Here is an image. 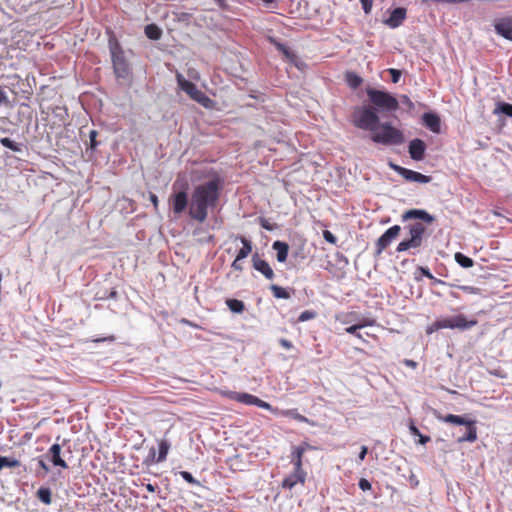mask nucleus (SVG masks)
I'll return each instance as SVG.
<instances>
[{"instance_id":"nucleus-1","label":"nucleus","mask_w":512,"mask_h":512,"mask_svg":"<svg viewBox=\"0 0 512 512\" xmlns=\"http://www.w3.org/2000/svg\"><path fill=\"white\" fill-rule=\"evenodd\" d=\"M371 105L354 107L351 123L358 129L370 132V139L384 146H398L405 142L402 130L390 122H380L379 111L393 112L399 108L398 100L390 93L372 87L366 89Z\"/></svg>"},{"instance_id":"nucleus-2","label":"nucleus","mask_w":512,"mask_h":512,"mask_svg":"<svg viewBox=\"0 0 512 512\" xmlns=\"http://www.w3.org/2000/svg\"><path fill=\"white\" fill-rule=\"evenodd\" d=\"M221 189V181L213 179L195 187L189 205V216L203 223L207 219L208 209L216 207Z\"/></svg>"},{"instance_id":"nucleus-3","label":"nucleus","mask_w":512,"mask_h":512,"mask_svg":"<svg viewBox=\"0 0 512 512\" xmlns=\"http://www.w3.org/2000/svg\"><path fill=\"white\" fill-rule=\"evenodd\" d=\"M478 321L476 319L468 320L465 315L458 314L449 318L439 319L426 327V334L431 335L440 329H460L467 330L476 326Z\"/></svg>"},{"instance_id":"nucleus-4","label":"nucleus","mask_w":512,"mask_h":512,"mask_svg":"<svg viewBox=\"0 0 512 512\" xmlns=\"http://www.w3.org/2000/svg\"><path fill=\"white\" fill-rule=\"evenodd\" d=\"M176 80L179 88L184 91L192 100L196 101L205 108L213 107V100L209 98L204 92L199 90L194 83L186 80L181 73H176Z\"/></svg>"},{"instance_id":"nucleus-5","label":"nucleus","mask_w":512,"mask_h":512,"mask_svg":"<svg viewBox=\"0 0 512 512\" xmlns=\"http://www.w3.org/2000/svg\"><path fill=\"white\" fill-rule=\"evenodd\" d=\"M408 229L410 237L401 241L396 247V251L399 253L422 246L423 236L426 232L425 226L420 222H415L410 224Z\"/></svg>"},{"instance_id":"nucleus-6","label":"nucleus","mask_w":512,"mask_h":512,"mask_svg":"<svg viewBox=\"0 0 512 512\" xmlns=\"http://www.w3.org/2000/svg\"><path fill=\"white\" fill-rule=\"evenodd\" d=\"M401 227L394 225L387 229L375 242V255L379 256L382 252L400 235Z\"/></svg>"},{"instance_id":"nucleus-7","label":"nucleus","mask_w":512,"mask_h":512,"mask_svg":"<svg viewBox=\"0 0 512 512\" xmlns=\"http://www.w3.org/2000/svg\"><path fill=\"white\" fill-rule=\"evenodd\" d=\"M389 165L391 169H393L396 173L401 175L406 181L418 183H429L431 181L430 176H426L424 174L404 168L394 163H390Z\"/></svg>"},{"instance_id":"nucleus-8","label":"nucleus","mask_w":512,"mask_h":512,"mask_svg":"<svg viewBox=\"0 0 512 512\" xmlns=\"http://www.w3.org/2000/svg\"><path fill=\"white\" fill-rule=\"evenodd\" d=\"M112 64L117 78H127L130 75L129 64L127 63L123 52H112Z\"/></svg>"},{"instance_id":"nucleus-9","label":"nucleus","mask_w":512,"mask_h":512,"mask_svg":"<svg viewBox=\"0 0 512 512\" xmlns=\"http://www.w3.org/2000/svg\"><path fill=\"white\" fill-rule=\"evenodd\" d=\"M252 267L260 272L266 279L273 280L275 277L274 271L270 264L262 259L258 253H254L251 258Z\"/></svg>"},{"instance_id":"nucleus-10","label":"nucleus","mask_w":512,"mask_h":512,"mask_svg":"<svg viewBox=\"0 0 512 512\" xmlns=\"http://www.w3.org/2000/svg\"><path fill=\"white\" fill-rule=\"evenodd\" d=\"M170 205L173 213L176 215L182 214L188 206V194L186 191L175 192L170 197Z\"/></svg>"},{"instance_id":"nucleus-11","label":"nucleus","mask_w":512,"mask_h":512,"mask_svg":"<svg viewBox=\"0 0 512 512\" xmlns=\"http://www.w3.org/2000/svg\"><path fill=\"white\" fill-rule=\"evenodd\" d=\"M307 473L304 469L296 470V468L293 469V472L285 477L282 481V488L284 489H292L297 484H304L306 481Z\"/></svg>"},{"instance_id":"nucleus-12","label":"nucleus","mask_w":512,"mask_h":512,"mask_svg":"<svg viewBox=\"0 0 512 512\" xmlns=\"http://www.w3.org/2000/svg\"><path fill=\"white\" fill-rule=\"evenodd\" d=\"M375 324L376 320L374 318L362 317L361 319L358 320L357 323L348 326L345 329V331L349 334L354 335L361 341L366 342V340L363 338V335L359 332V330L367 326H374Z\"/></svg>"},{"instance_id":"nucleus-13","label":"nucleus","mask_w":512,"mask_h":512,"mask_svg":"<svg viewBox=\"0 0 512 512\" xmlns=\"http://www.w3.org/2000/svg\"><path fill=\"white\" fill-rule=\"evenodd\" d=\"M426 151V144L421 139H413L409 143L408 152L410 157L415 161H421L424 159Z\"/></svg>"},{"instance_id":"nucleus-14","label":"nucleus","mask_w":512,"mask_h":512,"mask_svg":"<svg viewBox=\"0 0 512 512\" xmlns=\"http://www.w3.org/2000/svg\"><path fill=\"white\" fill-rule=\"evenodd\" d=\"M61 452H62L61 445L55 443L49 448V450L46 454V457L51 461V463L54 466L61 467L63 469H67L68 465H67L66 461L62 458Z\"/></svg>"},{"instance_id":"nucleus-15","label":"nucleus","mask_w":512,"mask_h":512,"mask_svg":"<svg viewBox=\"0 0 512 512\" xmlns=\"http://www.w3.org/2000/svg\"><path fill=\"white\" fill-rule=\"evenodd\" d=\"M496 32L507 40L512 41V17L501 18L496 21Z\"/></svg>"},{"instance_id":"nucleus-16","label":"nucleus","mask_w":512,"mask_h":512,"mask_svg":"<svg viewBox=\"0 0 512 512\" xmlns=\"http://www.w3.org/2000/svg\"><path fill=\"white\" fill-rule=\"evenodd\" d=\"M406 16L407 10L403 7H398L391 12L389 18L384 23L390 28H397L404 22Z\"/></svg>"},{"instance_id":"nucleus-17","label":"nucleus","mask_w":512,"mask_h":512,"mask_svg":"<svg viewBox=\"0 0 512 512\" xmlns=\"http://www.w3.org/2000/svg\"><path fill=\"white\" fill-rule=\"evenodd\" d=\"M311 448V446L304 442L301 445L293 447L292 453H291V462L296 468V470L303 469V455L307 449Z\"/></svg>"},{"instance_id":"nucleus-18","label":"nucleus","mask_w":512,"mask_h":512,"mask_svg":"<svg viewBox=\"0 0 512 512\" xmlns=\"http://www.w3.org/2000/svg\"><path fill=\"white\" fill-rule=\"evenodd\" d=\"M223 395L231 400L237 401L239 403H243L246 405H255L257 401V396H254L249 393H239L235 391H226L223 392Z\"/></svg>"},{"instance_id":"nucleus-19","label":"nucleus","mask_w":512,"mask_h":512,"mask_svg":"<svg viewBox=\"0 0 512 512\" xmlns=\"http://www.w3.org/2000/svg\"><path fill=\"white\" fill-rule=\"evenodd\" d=\"M409 219H420L428 224H430L434 221V217L432 215H430L425 210H419V209L408 210L402 215L403 221H406Z\"/></svg>"},{"instance_id":"nucleus-20","label":"nucleus","mask_w":512,"mask_h":512,"mask_svg":"<svg viewBox=\"0 0 512 512\" xmlns=\"http://www.w3.org/2000/svg\"><path fill=\"white\" fill-rule=\"evenodd\" d=\"M423 124L434 133H439L441 128V120L437 114L424 113Z\"/></svg>"},{"instance_id":"nucleus-21","label":"nucleus","mask_w":512,"mask_h":512,"mask_svg":"<svg viewBox=\"0 0 512 512\" xmlns=\"http://www.w3.org/2000/svg\"><path fill=\"white\" fill-rule=\"evenodd\" d=\"M272 248L276 251L277 261L284 263L288 257L289 245L286 242L277 240L272 244Z\"/></svg>"},{"instance_id":"nucleus-22","label":"nucleus","mask_w":512,"mask_h":512,"mask_svg":"<svg viewBox=\"0 0 512 512\" xmlns=\"http://www.w3.org/2000/svg\"><path fill=\"white\" fill-rule=\"evenodd\" d=\"M467 432L458 438L459 443L463 442H470L473 443L477 440V428H476V421L471 420L466 425Z\"/></svg>"},{"instance_id":"nucleus-23","label":"nucleus","mask_w":512,"mask_h":512,"mask_svg":"<svg viewBox=\"0 0 512 512\" xmlns=\"http://www.w3.org/2000/svg\"><path fill=\"white\" fill-rule=\"evenodd\" d=\"M237 239L242 243V247L239 249L236 256H238L239 260H244L252 252L253 245L252 242L244 236H237Z\"/></svg>"},{"instance_id":"nucleus-24","label":"nucleus","mask_w":512,"mask_h":512,"mask_svg":"<svg viewBox=\"0 0 512 512\" xmlns=\"http://www.w3.org/2000/svg\"><path fill=\"white\" fill-rule=\"evenodd\" d=\"M279 415L284 417H290L298 422L307 423L313 425L314 423L310 421L307 417L300 414L297 409H287V410H279Z\"/></svg>"},{"instance_id":"nucleus-25","label":"nucleus","mask_w":512,"mask_h":512,"mask_svg":"<svg viewBox=\"0 0 512 512\" xmlns=\"http://www.w3.org/2000/svg\"><path fill=\"white\" fill-rule=\"evenodd\" d=\"M437 419L442 421V422H445V423H450V424H455V425H464V426L468 422L471 421V420H467L463 416L454 415V414L437 415Z\"/></svg>"},{"instance_id":"nucleus-26","label":"nucleus","mask_w":512,"mask_h":512,"mask_svg":"<svg viewBox=\"0 0 512 512\" xmlns=\"http://www.w3.org/2000/svg\"><path fill=\"white\" fill-rule=\"evenodd\" d=\"M359 319L361 317L356 312L341 313L336 316V320L345 325L357 323Z\"/></svg>"},{"instance_id":"nucleus-27","label":"nucleus","mask_w":512,"mask_h":512,"mask_svg":"<svg viewBox=\"0 0 512 512\" xmlns=\"http://www.w3.org/2000/svg\"><path fill=\"white\" fill-rule=\"evenodd\" d=\"M145 35L151 40H159L162 30L156 24H149L145 27Z\"/></svg>"},{"instance_id":"nucleus-28","label":"nucleus","mask_w":512,"mask_h":512,"mask_svg":"<svg viewBox=\"0 0 512 512\" xmlns=\"http://www.w3.org/2000/svg\"><path fill=\"white\" fill-rule=\"evenodd\" d=\"M345 80L347 84L353 89L360 87L363 82V79L354 72H347L345 74Z\"/></svg>"},{"instance_id":"nucleus-29","label":"nucleus","mask_w":512,"mask_h":512,"mask_svg":"<svg viewBox=\"0 0 512 512\" xmlns=\"http://www.w3.org/2000/svg\"><path fill=\"white\" fill-rule=\"evenodd\" d=\"M159 453H158V457L156 459V462H163L166 460V457H167V454L169 452V449H170V443L163 439L159 442Z\"/></svg>"},{"instance_id":"nucleus-30","label":"nucleus","mask_w":512,"mask_h":512,"mask_svg":"<svg viewBox=\"0 0 512 512\" xmlns=\"http://www.w3.org/2000/svg\"><path fill=\"white\" fill-rule=\"evenodd\" d=\"M21 465V462L13 457L0 456V471L4 468H16Z\"/></svg>"},{"instance_id":"nucleus-31","label":"nucleus","mask_w":512,"mask_h":512,"mask_svg":"<svg viewBox=\"0 0 512 512\" xmlns=\"http://www.w3.org/2000/svg\"><path fill=\"white\" fill-rule=\"evenodd\" d=\"M37 497L46 505H49L52 502V493L47 487H40L37 491Z\"/></svg>"},{"instance_id":"nucleus-32","label":"nucleus","mask_w":512,"mask_h":512,"mask_svg":"<svg viewBox=\"0 0 512 512\" xmlns=\"http://www.w3.org/2000/svg\"><path fill=\"white\" fill-rule=\"evenodd\" d=\"M454 258L455 261L463 268H470L474 265V261L470 257L464 255L461 252L455 253Z\"/></svg>"},{"instance_id":"nucleus-33","label":"nucleus","mask_w":512,"mask_h":512,"mask_svg":"<svg viewBox=\"0 0 512 512\" xmlns=\"http://www.w3.org/2000/svg\"><path fill=\"white\" fill-rule=\"evenodd\" d=\"M272 294L275 298L278 299H289L291 297L290 293L283 287L273 284L270 287Z\"/></svg>"},{"instance_id":"nucleus-34","label":"nucleus","mask_w":512,"mask_h":512,"mask_svg":"<svg viewBox=\"0 0 512 512\" xmlns=\"http://www.w3.org/2000/svg\"><path fill=\"white\" fill-rule=\"evenodd\" d=\"M226 305L234 313H242L245 309L244 303L238 299H227Z\"/></svg>"},{"instance_id":"nucleus-35","label":"nucleus","mask_w":512,"mask_h":512,"mask_svg":"<svg viewBox=\"0 0 512 512\" xmlns=\"http://www.w3.org/2000/svg\"><path fill=\"white\" fill-rule=\"evenodd\" d=\"M494 114L503 113L508 117H512V104L507 102H499L494 109Z\"/></svg>"},{"instance_id":"nucleus-36","label":"nucleus","mask_w":512,"mask_h":512,"mask_svg":"<svg viewBox=\"0 0 512 512\" xmlns=\"http://www.w3.org/2000/svg\"><path fill=\"white\" fill-rule=\"evenodd\" d=\"M268 40H269V42H270L271 44H273V45L276 47V49H277L279 52H281V53H282L283 55H285L287 58H290V57L292 56V53L290 52L289 48H288L285 44H283V43H281V42L277 41V40H276L275 38H273V37H268Z\"/></svg>"},{"instance_id":"nucleus-37","label":"nucleus","mask_w":512,"mask_h":512,"mask_svg":"<svg viewBox=\"0 0 512 512\" xmlns=\"http://www.w3.org/2000/svg\"><path fill=\"white\" fill-rule=\"evenodd\" d=\"M0 143L2 146L6 147L12 151H15V152L20 151L18 144H16L14 141H12L8 137L1 138Z\"/></svg>"},{"instance_id":"nucleus-38","label":"nucleus","mask_w":512,"mask_h":512,"mask_svg":"<svg viewBox=\"0 0 512 512\" xmlns=\"http://www.w3.org/2000/svg\"><path fill=\"white\" fill-rule=\"evenodd\" d=\"M258 221L260 226L267 231H274L275 229H277V224L271 223L268 219L264 217H259Z\"/></svg>"},{"instance_id":"nucleus-39","label":"nucleus","mask_w":512,"mask_h":512,"mask_svg":"<svg viewBox=\"0 0 512 512\" xmlns=\"http://www.w3.org/2000/svg\"><path fill=\"white\" fill-rule=\"evenodd\" d=\"M255 406H257L259 408H262V409H265V410H269V411H271L274 414H278V412H279L278 408L272 407L268 402L263 401L260 398H257Z\"/></svg>"},{"instance_id":"nucleus-40","label":"nucleus","mask_w":512,"mask_h":512,"mask_svg":"<svg viewBox=\"0 0 512 512\" xmlns=\"http://www.w3.org/2000/svg\"><path fill=\"white\" fill-rule=\"evenodd\" d=\"M316 317V312L312 310H305L303 311L299 317L298 322H305L311 319H314Z\"/></svg>"},{"instance_id":"nucleus-41","label":"nucleus","mask_w":512,"mask_h":512,"mask_svg":"<svg viewBox=\"0 0 512 512\" xmlns=\"http://www.w3.org/2000/svg\"><path fill=\"white\" fill-rule=\"evenodd\" d=\"M472 0H421L422 3L436 2V3H447V4H461L469 3Z\"/></svg>"},{"instance_id":"nucleus-42","label":"nucleus","mask_w":512,"mask_h":512,"mask_svg":"<svg viewBox=\"0 0 512 512\" xmlns=\"http://www.w3.org/2000/svg\"><path fill=\"white\" fill-rule=\"evenodd\" d=\"M180 475L189 484H193V485H198L199 484V482L188 471H181Z\"/></svg>"},{"instance_id":"nucleus-43","label":"nucleus","mask_w":512,"mask_h":512,"mask_svg":"<svg viewBox=\"0 0 512 512\" xmlns=\"http://www.w3.org/2000/svg\"><path fill=\"white\" fill-rule=\"evenodd\" d=\"M389 74L391 75V81L393 83H398L401 78V71L395 68L388 69Z\"/></svg>"},{"instance_id":"nucleus-44","label":"nucleus","mask_w":512,"mask_h":512,"mask_svg":"<svg viewBox=\"0 0 512 512\" xmlns=\"http://www.w3.org/2000/svg\"><path fill=\"white\" fill-rule=\"evenodd\" d=\"M323 238H324L327 242H329V243H331V244H334V245H335V244L337 243V238H336V236H335L331 231H329V230H324V231H323Z\"/></svg>"},{"instance_id":"nucleus-45","label":"nucleus","mask_w":512,"mask_h":512,"mask_svg":"<svg viewBox=\"0 0 512 512\" xmlns=\"http://www.w3.org/2000/svg\"><path fill=\"white\" fill-rule=\"evenodd\" d=\"M365 14H370L373 7V0H359Z\"/></svg>"},{"instance_id":"nucleus-46","label":"nucleus","mask_w":512,"mask_h":512,"mask_svg":"<svg viewBox=\"0 0 512 512\" xmlns=\"http://www.w3.org/2000/svg\"><path fill=\"white\" fill-rule=\"evenodd\" d=\"M97 135L98 133L96 130H91L89 133L90 147L93 150L96 149V147L98 146V142L96 140Z\"/></svg>"},{"instance_id":"nucleus-47","label":"nucleus","mask_w":512,"mask_h":512,"mask_svg":"<svg viewBox=\"0 0 512 512\" xmlns=\"http://www.w3.org/2000/svg\"><path fill=\"white\" fill-rule=\"evenodd\" d=\"M358 485H359V488L363 491H368V490H371V488H372L371 483L367 479H364V478H361L359 480Z\"/></svg>"},{"instance_id":"nucleus-48","label":"nucleus","mask_w":512,"mask_h":512,"mask_svg":"<svg viewBox=\"0 0 512 512\" xmlns=\"http://www.w3.org/2000/svg\"><path fill=\"white\" fill-rule=\"evenodd\" d=\"M418 273H421V275H423V277H427L429 279H434V276L431 274L429 268H427V267L418 266Z\"/></svg>"},{"instance_id":"nucleus-49","label":"nucleus","mask_w":512,"mask_h":512,"mask_svg":"<svg viewBox=\"0 0 512 512\" xmlns=\"http://www.w3.org/2000/svg\"><path fill=\"white\" fill-rule=\"evenodd\" d=\"M241 261L242 260H239L238 256H236L234 261L231 264L232 269H234L235 271H240L241 272L243 270V266L240 263Z\"/></svg>"},{"instance_id":"nucleus-50","label":"nucleus","mask_w":512,"mask_h":512,"mask_svg":"<svg viewBox=\"0 0 512 512\" xmlns=\"http://www.w3.org/2000/svg\"><path fill=\"white\" fill-rule=\"evenodd\" d=\"M279 343H280V345H281L283 348H285V349H287V350H289V349L293 348V344H292V342H291V341H289V340H287V339H284V338H283V339H280V340H279Z\"/></svg>"},{"instance_id":"nucleus-51","label":"nucleus","mask_w":512,"mask_h":512,"mask_svg":"<svg viewBox=\"0 0 512 512\" xmlns=\"http://www.w3.org/2000/svg\"><path fill=\"white\" fill-rule=\"evenodd\" d=\"M409 430H410L411 434L414 436H419L421 434L419 429L415 426V424L412 420L410 421V424H409Z\"/></svg>"},{"instance_id":"nucleus-52","label":"nucleus","mask_w":512,"mask_h":512,"mask_svg":"<svg viewBox=\"0 0 512 512\" xmlns=\"http://www.w3.org/2000/svg\"><path fill=\"white\" fill-rule=\"evenodd\" d=\"M459 289H461L462 291L469 293V294H474V293H476V290H477L476 288H474L472 286H465V285L459 286Z\"/></svg>"},{"instance_id":"nucleus-53","label":"nucleus","mask_w":512,"mask_h":512,"mask_svg":"<svg viewBox=\"0 0 512 512\" xmlns=\"http://www.w3.org/2000/svg\"><path fill=\"white\" fill-rule=\"evenodd\" d=\"M368 453V448L366 446L361 447V451L358 455L360 461H363Z\"/></svg>"},{"instance_id":"nucleus-54","label":"nucleus","mask_w":512,"mask_h":512,"mask_svg":"<svg viewBox=\"0 0 512 512\" xmlns=\"http://www.w3.org/2000/svg\"><path fill=\"white\" fill-rule=\"evenodd\" d=\"M403 364L408 366V367H411L413 369L417 367V362H415L414 360H411V359L403 360Z\"/></svg>"},{"instance_id":"nucleus-55","label":"nucleus","mask_w":512,"mask_h":512,"mask_svg":"<svg viewBox=\"0 0 512 512\" xmlns=\"http://www.w3.org/2000/svg\"><path fill=\"white\" fill-rule=\"evenodd\" d=\"M150 200H151L154 208L157 209L158 208V204H159L158 197L155 194L150 193Z\"/></svg>"},{"instance_id":"nucleus-56","label":"nucleus","mask_w":512,"mask_h":512,"mask_svg":"<svg viewBox=\"0 0 512 512\" xmlns=\"http://www.w3.org/2000/svg\"><path fill=\"white\" fill-rule=\"evenodd\" d=\"M418 437H419V443L422 445H425L426 443H428L430 441L429 436L420 434Z\"/></svg>"},{"instance_id":"nucleus-57","label":"nucleus","mask_w":512,"mask_h":512,"mask_svg":"<svg viewBox=\"0 0 512 512\" xmlns=\"http://www.w3.org/2000/svg\"><path fill=\"white\" fill-rule=\"evenodd\" d=\"M7 102V96L3 89L0 87V104Z\"/></svg>"},{"instance_id":"nucleus-58","label":"nucleus","mask_w":512,"mask_h":512,"mask_svg":"<svg viewBox=\"0 0 512 512\" xmlns=\"http://www.w3.org/2000/svg\"><path fill=\"white\" fill-rule=\"evenodd\" d=\"M423 278V275H421V273H418V267L416 268L415 272H414V280L416 282H420Z\"/></svg>"},{"instance_id":"nucleus-59","label":"nucleus","mask_w":512,"mask_h":512,"mask_svg":"<svg viewBox=\"0 0 512 512\" xmlns=\"http://www.w3.org/2000/svg\"><path fill=\"white\" fill-rule=\"evenodd\" d=\"M215 2L218 4V6L222 9L226 8V0H215Z\"/></svg>"},{"instance_id":"nucleus-60","label":"nucleus","mask_w":512,"mask_h":512,"mask_svg":"<svg viewBox=\"0 0 512 512\" xmlns=\"http://www.w3.org/2000/svg\"><path fill=\"white\" fill-rule=\"evenodd\" d=\"M402 99H403V102L405 104H407L408 106H412L413 105L412 101L410 100V98L408 96L404 95V96H402Z\"/></svg>"},{"instance_id":"nucleus-61","label":"nucleus","mask_w":512,"mask_h":512,"mask_svg":"<svg viewBox=\"0 0 512 512\" xmlns=\"http://www.w3.org/2000/svg\"><path fill=\"white\" fill-rule=\"evenodd\" d=\"M102 341H114V336H109V337H106V338H102V339H96L94 340V342H102Z\"/></svg>"},{"instance_id":"nucleus-62","label":"nucleus","mask_w":512,"mask_h":512,"mask_svg":"<svg viewBox=\"0 0 512 512\" xmlns=\"http://www.w3.org/2000/svg\"><path fill=\"white\" fill-rule=\"evenodd\" d=\"M38 464H39V466H40L42 469H44L45 471H48V470H49L48 466L45 464V462H44L43 460H39V461H38Z\"/></svg>"},{"instance_id":"nucleus-63","label":"nucleus","mask_w":512,"mask_h":512,"mask_svg":"<svg viewBox=\"0 0 512 512\" xmlns=\"http://www.w3.org/2000/svg\"><path fill=\"white\" fill-rule=\"evenodd\" d=\"M189 76L195 80L199 79V74L197 71L189 72Z\"/></svg>"},{"instance_id":"nucleus-64","label":"nucleus","mask_w":512,"mask_h":512,"mask_svg":"<svg viewBox=\"0 0 512 512\" xmlns=\"http://www.w3.org/2000/svg\"><path fill=\"white\" fill-rule=\"evenodd\" d=\"M432 280V284L433 285H436V284H445L444 281L440 280V279H437L434 277V279H431Z\"/></svg>"}]
</instances>
